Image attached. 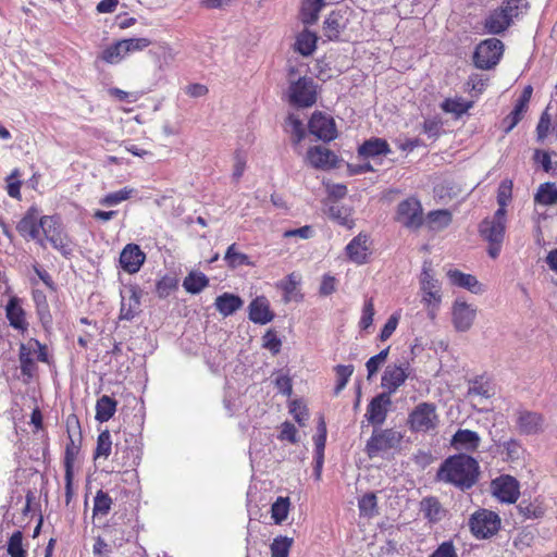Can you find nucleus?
Listing matches in <instances>:
<instances>
[{"label":"nucleus","mask_w":557,"mask_h":557,"mask_svg":"<svg viewBox=\"0 0 557 557\" xmlns=\"http://www.w3.org/2000/svg\"><path fill=\"white\" fill-rule=\"evenodd\" d=\"M512 196V182L509 180L503 181L497 190V203L500 207H507Z\"/></svg>","instance_id":"obj_61"},{"label":"nucleus","mask_w":557,"mask_h":557,"mask_svg":"<svg viewBox=\"0 0 557 557\" xmlns=\"http://www.w3.org/2000/svg\"><path fill=\"white\" fill-rule=\"evenodd\" d=\"M20 363L22 373L29 380L34 379L37 370L35 359L30 352L22 350V345L20 346Z\"/></svg>","instance_id":"obj_55"},{"label":"nucleus","mask_w":557,"mask_h":557,"mask_svg":"<svg viewBox=\"0 0 557 557\" xmlns=\"http://www.w3.org/2000/svg\"><path fill=\"white\" fill-rule=\"evenodd\" d=\"M132 193H133L132 189L124 187L120 190H116V191L106 195L100 200V203L103 206H108V207L116 206V205L121 203L122 201L127 200L131 197Z\"/></svg>","instance_id":"obj_59"},{"label":"nucleus","mask_w":557,"mask_h":557,"mask_svg":"<svg viewBox=\"0 0 557 557\" xmlns=\"http://www.w3.org/2000/svg\"><path fill=\"white\" fill-rule=\"evenodd\" d=\"M393 386L394 388L389 393H382L373 397L367 407L364 417L368 422L374 426L382 425L386 420L387 412L392 406L391 393L394 392L398 385Z\"/></svg>","instance_id":"obj_14"},{"label":"nucleus","mask_w":557,"mask_h":557,"mask_svg":"<svg viewBox=\"0 0 557 557\" xmlns=\"http://www.w3.org/2000/svg\"><path fill=\"white\" fill-rule=\"evenodd\" d=\"M8 553L11 557H26V552L23 548V533L15 531L8 542Z\"/></svg>","instance_id":"obj_57"},{"label":"nucleus","mask_w":557,"mask_h":557,"mask_svg":"<svg viewBox=\"0 0 557 557\" xmlns=\"http://www.w3.org/2000/svg\"><path fill=\"white\" fill-rule=\"evenodd\" d=\"M107 532L111 537L113 546L117 548L122 547L125 542L129 541V536H126L124 530L117 528L115 524L109 525L107 528Z\"/></svg>","instance_id":"obj_63"},{"label":"nucleus","mask_w":557,"mask_h":557,"mask_svg":"<svg viewBox=\"0 0 557 557\" xmlns=\"http://www.w3.org/2000/svg\"><path fill=\"white\" fill-rule=\"evenodd\" d=\"M420 511L430 523L440 522L446 515V510L434 496L424 497L420 502Z\"/></svg>","instance_id":"obj_29"},{"label":"nucleus","mask_w":557,"mask_h":557,"mask_svg":"<svg viewBox=\"0 0 557 557\" xmlns=\"http://www.w3.org/2000/svg\"><path fill=\"white\" fill-rule=\"evenodd\" d=\"M468 525L475 539L484 540L494 536L499 531L502 520L495 511L481 508L470 516Z\"/></svg>","instance_id":"obj_3"},{"label":"nucleus","mask_w":557,"mask_h":557,"mask_svg":"<svg viewBox=\"0 0 557 557\" xmlns=\"http://www.w3.org/2000/svg\"><path fill=\"white\" fill-rule=\"evenodd\" d=\"M209 284V278L202 272H190L183 282V287L190 294H199Z\"/></svg>","instance_id":"obj_41"},{"label":"nucleus","mask_w":557,"mask_h":557,"mask_svg":"<svg viewBox=\"0 0 557 557\" xmlns=\"http://www.w3.org/2000/svg\"><path fill=\"white\" fill-rule=\"evenodd\" d=\"M517 509L519 513L525 519H539L542 518L545 513V507L537 499L534 502L522 499L518 504Z\"/></svg>","instance_id":"obj_39"},{"label":"nucleus","mask_w":557,"mask_h":557,"mask_svg":"<svg viewBox=\"0 0 557 557\" xmlns=\"http://www.w3.org/2000/svg\"><path fill=\"white\" fill-rule=\"evenodd\" d=\"M112 503L113 500L110 495L99 490L94 498L92 517H106L111 510Z\"/></svg>","instance_id":"obj_42"},{"label":"nucleus","mask_w":557,"mask_h":557,"mask_svg":"<svg viewBox=\"0 0 557 557\" xmlns=\"http://www.w3.org/2000/svg\"><path fill=\"white\" fill-rule=\"evenodd\" d=\"M430 557H458L453 541H445L430 555Z\"/></svg>","instance_id":"obj_64"},{"label":"nucleus","mask_w":557,"mask_h":557,"mask_svg":"<svg viewBox=\"0 0 557 557\" xmlns=\"http://www.w3.org/2000/svg\"><path fill=\"white\" fill-rule=\"evenodd\" d=\"M479 475V463L471 456L459 454L448 457L438 468L436 479L461 491L471 488Z\"/></svg>","instance_id":"obj_1"},{"label":"nucleus","mask_w":557,"mask_h":557,"mask_svg":"<svg viewBox=\"0 0 557 557\" xmlns=\"http://www.w3.org/2000/svg\"><path fill=\"white\" fill-rule=\"evenodd\" d=\"M411 373L408 358L401 357L386 366L381 383H405L407 379H412Z\"/></svg>","instance_id":"obj_20"},{"label":"nucleus","mask_w":557,"mask_h":557,"mask_svg":"<svg viewBox=\"0 0 557 557\" xmlns=\"http://www.w3.org/2000/svg\"><path fill=\"white\" fill-rule=\"evenodd\" d=\"M389 348H385L381 350L375 356H372L366 363V368L368 371V380H371L373 375L379 371L382 364L386 361L388 356Z\"/></svg>","instance_id":"obj_58"},{"label":"nucleus","mask_w":557,"mask_h":557,"mask_svg":"<svg viewBox=\"0 0 557 557\" xmlns=\"http://www.w3.org/2000/svg\"><path fill=\"white\" fill-rule=\"evenodd\" d=\"M146 260V255L136 244H127L120 253L121 268L129 273H137Z\"/></svg>","instance_id":"obj_21"},{"label":"nucleus","mask_w":557,"mask_h":557,"mask_svg":"<svg viewBox=\"0 0 557 557\" xmlns=\"http://www.w3.org/2000/svg\"><path fill=\"white\" fill-rule=\"evenodd\" d=\"M116 411V401L110 396H101L96 404V420L99 422L109 421Z\"/></svg>","instance_id":"obj_38"},{"label":"nucleus","mask_w":557,"mask_h":557,"mask_svg":"<svg viewBox=\"0 0 557 557\" xmlns=\"http://www.w3.org/2000/svg\"><path fill=\"white\" fill-rule=\"evenodd\" d=\"M318 37L313 32L304 29L296 36L294 49L304 57L311 55L317 49Z\"/></svg>","instance_id":"obj_33"},{"label":"nucleus","mask_w":557,"mask_h":557,"mask_svg":"<svg viewBox=\"0 0 557 557\" xmlns=\"http://www.w3.org/2000/svg\"><path fill=\"white\" fill-rule=\"evenodd\" d=\"M447 276L450 283L455 286L468 289L473 294H479L482 292L481 284L472 274H467L459 270H449L447 272Z\"/></svg>","instance_id":"obj_30"},{"label":"nucleus","mask_w":557,"mask_h":557,"mask_svg":"<svg viewBox=\"0 0 557 557\" xmlns=\"http://www.w3.org/2000/svg\"><path fill=\"white\" fill-rule=\"evenodd\" d=\"M287 407L299 426H305L310 417L307 401L301 397H295L288 400Z\"/></svg>","instance_id":"obj_36"},{"label":"nucleus","mask_w":557,"mask_h":557,"mask_svg":"<svg viewBox=\"0 0 557 557\" xmlns=\"http://www.w3.org/2000/svg\"><path fill=\"white\" fill-rule=\"evenodd\" d=\"M396 221L410 231L419 230L424 222L423 209L419 199L409 197L400 201L396 210Z\"/></svg>","instance_id":"obj_7"},{"label":"nucleus","mask_w":557,"mask_h":557,"mask_svg":"<svg viewBox=\"0 0 557 557\" xmlns=\"http://www.w3.org/2000/svg\"><path fill=\"white\" fill-rule=\"evenodd\" d=\"M290 502L288 497H277L271 506V518L276 524H282L288 516Z\"/></svg>","instance_id":"obj_45"},{"label":"nucleus","mask_w":557,"mask_h":557,"mask_svg":"<svg viewBox=\"0 0 557 557\" xmlns=\"http://www.w3.org/2000/svg\"><path fill=\"white\" fill-rule=\"evenodd\" d=\"M41 233L44 235L41 238H45V244L49 242L50 245L64 257L72 255L73 248L69 236L64 232L58 216L45 215Z\"/></svg>","instance_id":"obj_5"},{"label":"nucleus","mask_w":557,"mask_h":557,"mask_svg":"<svg viewBox=\"0 0 557 557\" xmlns=\"http://www.w3.org/2000/svg\"><path fill=\"white\" fill-rule=\"evenodd\" d=\"M295 69L289 70V79L294 77ZM289 102L299 108H308L317 101V85L311 77L302 76L290 81L288 88Z\"/></svg>","instance_id":"obj_4"},{"label":"nucleus","mask_w":557,"mask_h":557,"mask_svg":"<svg viewBox=\"0 0 557 557\" xmlns=\"http://www.w3.org/2000/svg\"><path fill=\"white\" fill-rule=\"evenodd\" d=\"M309 131L323 141H331L336 138L335 122L331 116L322 112H314L309 120Z\"/></svg>","instance_id":"obj_17"},{"label":"nucleus","mask_w":557,"mask_h":557,"mask_svg":"<svg viewBox=\"0 0 557 557\" xmlns=\"http://www.w3.org/2000/svg\"><path fill=\"white\" fill-rule=\"evenodd\" d=\"M126 58L127 55L121 40L108 46L101 53V59L110 64H119Z\"/></svg>","instance_id":"obj_43"},{"label":"nucleus","mask_w":557,"mask_h":557,"mask_svg":"<svg viewBox=\"0 0 557 557\" xmlns=\"http://www.w3.org/2000/svg\"><path fill=\"white\" fill-rule=\"evenodd\" d=\"M277 440L281 442H288L289 444H297L299 442L298 430L289 421H284L278 426Z\"/></svg>","instance_id":"obj_56"},{"label":"nucleus","mask_w":557,"mask_h":557,"mask_svg":"<svg viewBox=\"0 0 557 557\" xmlns=\"http://www.w3.org/2000/svg\"><path fill=\"white\" fill-rule=\"evenodd\" d=\"M391 152L388 144L382 138H372L366 140L358 149V153L363 158H374L386 156Z\"/></svg>","instance_id":"obj_32"},{"label":"nucleus","mask_w":557,"mask_h":557,"mask_svg":"<svg viewBox=\"0 0 557 557\" xmlns=\"http://www.w3.org/2000/svg\"><path fill=\"white\" fill-rule=\"evenodd\" d=\"M111 450H112L111 434L108 430H106L98 435L97 446H96L94 458L98 459V458L102 457V458L107 459L110 456Z\"/></svg>","instance_id":"obj_52"},{"label":"nucleus","mask_w":557,"mask_h":557,"mask_svg":"<svg viewBox=\"0 0 557 557\" xmlns=\"http://www.w3.org/2000/svg\"><path fill=\"white\" fill-rule=\"evenodd\" d=\"M503 451L506 454V459L510 461H517L523 458L525 449L520 441L516 438H509L500 444Z\"/></svg>","instance_id":"obj_48"},{"label":"nucleus","mask_w":557,"mask_h":557,"mask_svg":"<svg viewBox=\"0 0 557 557\" xmlns=\"http://www.w3.org/2000/svg\"><path fill=\"white\" fill-rule=\"evenodd\" d=\"M471 107V103L463 100L462 98L446 99L442 103V109L445 112L454 113L456 116H460L466 113Z\"/></svg>","instance_id":"obj_53"},{"label":"nucleus","mask_w":557,"mask_h":557,"mask_svg":"<svg viewBox=\"0 0 557 557\" xmlns=\"http://www.w3.org/2000/svg\"><path fill=\"white\" fill-rule=\"evenodd\" d=\"M374 302L372 298H368L364 300L363 308H362V314L359 321V326L362 330L369 329L373 323V317H374Z\"/></svg>","instance_id":"obj_60"},{"label":"nucleus","mask_w":557,"mask_h":557,"mask_svg":"<svg viewBox=\"0 0 557 557\" xmlns=\"http://www.w3.org/2000/svg\"><path fill=\"white\" fill-rule=\"evenodd\" d=\"M246 392L243 393L238 385H227L224 392V406L231 414L238 411L245 404Z\"/></svg>","instance_id":"obj_35"},{"label":"nucleus","mask_w":557,"mask_h":557,"mask_svg":"<svg viewBox=\"0 0 557 557\" xmlns=\"http://www.w3.org/2000/svg\"><path fill=\"white\" fill-rule=\"evenodd\" d=\"M480 236L488 243L487 253L495 259L499 256L506 233V225L488 218L482 220L479 225Z\"/></svg>","instance_id":"obj_10"},{"label":"nucleus","mask_w":557,"mask_h":557,"mask_svg":"<svg viewBox=\"0 0 557 557\" xmlns=\"http://www.w3.org/2000/svg\"><path fill=\"white\" fill-rule=\"evenodd\" d=\"M294 540L288 536H276L270 545L271 557H288Z\"/></svg>","instance_id":"obj_49"},{"label":"nucleus","mask_w":557,"mask_h":557,"mask_svg":"<svg viewBox=\"0 0 557 557\" xmlns=\"http://www.w3.org/2000/svg\"><path fill=\"white\" fill-rule=\"evenodd\" d=\"M347 18L342 11H332L323 23L324 35L330 40H335L346 28Z\"/></svg>","instance_id":"obj_28"},{"label":"nucleus","mask_w":557,"mask_h":557,"mask_svg":"<svg viewBox=\"0 0 557 557\" xmlns=\"http://www.w3.org/2000/svg\"><path fill=\"white\" fill-rule=\"evenodd\" d=\"M403 435L394 429L374 430L366 445V451L370 458L376 457L382 451L398 447Z\"/></svg>","instance_id":"obj_9"},{"label":"nucleus","mask_w":557,"mask_h":557,"mask_svg":"<svg viewBox=\"0 0 557 557\" xmlns=\"http://www.w3.org/2000/svg\"><path fill=\"white\" fill-rule=\"evenodd\" d=\"M306 159L315 169H330L335 165L336 156L327 148L315 146L307 151Z\"/></svg>","instance_id":"obj_23"},{"label":"nucleus","mask_w":557,"mask_h":557,"mask_svg":"<svg viewBox=\"0 0 557 557\" xmlns=\"http://www.w3.org/2000/svg\"><path fill=\"white\" fill-rule=\"evenodd\" d=\"M141 290L134 285L124 287L121 290L120 320L132 321L140 313Z\"/></svg>","instance_id":"obj_15"},{"label":"nucleus","mask_w":557,"mask_h":557,"mask_svg":"<svg viewBox=\"0 0 557 557\" xmlns=\"http://www.w3.org/2000/svg\"><path fill=\"white\" fill-rule=\"evenodd\" d=\"M44 216L37 207L32 206L16 224V231L23 238L34 240L42 248H45V238H41L40 234Z\"/></svg>","instance_id":"obj_6"},{"label":"nucleus","mask_w":557,"mask_h":557,"mask_svg":"<svg viewBox=\"0 0 557 557\" xmlns=\"http://www.w3.org/2000/svg\"><path fill=\"white\" fill-rule=\"evenodd\" d=\"M504 44L497 38H488L480 42L473 54V62L478 69L490 70L500 60Z\"/></svg>","instance_id":"obj_8"},{"label":"nucleus","mask_w":557,"mask_h":557,"mask_svg":"<svg viewBox=\"0 0 557 557\" xmlns=\"http://www.w3.org/2000/svg\"><path fill=\"white\" fill-rule=\"evenodd\" d=\"M224 260L231 268H237L240 265H252L249 257L243 252L236 250V244H232L224 256Z\"/></svg>","instance_id":"obj_50"},{"label":"nucleus","mask_w":557,"mask_h":557,"mask_svg":"<svg viewBox=\"0 0 557 557\" xmlns=\"http://www.w3.org/2000/svg\"><path fill=\"white\" fill-rule=\"evenodd\" d=\"M536 203L542 206H554L557 203V185L555 183H543L539 186L534 196Z\"/></svg>","instance_id":"obj_37"},{"label":"nucleus","mask_w":557,"mask_h":557,"mask_svg":"<svg viewBox=\"0 0 557 557\" xmlns=\"http://www.w3.org/2000/svg\"><path fill=\"white\" fill-rule=\"evenodd\" d=\"M534 541V535L531 531L523 530L518 533V535L513 539L512 545L519 550L523 552L524 549L531 547Z\"/></svg>","instance_id":"obj_62"},{"label":"nucleus","mask_w":557,"mask_h":557,"mask_svg":"<svg viewBox=\"0 0 557 557\" xmlns=\"http://www.w3.org/2000/svg\"><path fill=\"white\" fill-rule=\"evenodd\" d=\"M285 129L290 133L292 140L294 145H299L301 140L305 138V128L302 122L295 116L294 114H289L285 121Z\"/></svg>","instance_id":"obj_46"},{"label":"nucleus","mask_w":557,"mask_h":557,"mask_svg":"<svg viewBox=\"0 0 557 557\" xmlns=\"http://www.w3.org/2000/svg\"><path fill=\"white\" fill-rule=\"evenodd\" d=\"M512 24L504 10L499 7L492 10L483 22V29L486 34L499 35L503 34Z\"/></svg>","instance_id":"obj_22"},{"label":"nucleus","mask_w":557,"mask_h":557,"mask_svg":"<svg viewBox=\"0 0 557 557\" xmlns=\"http://www.w3.org/2000/svg\"><path fill=\"white\" fill-rule=\"evenodd\" d=\"M273 318L274 314L270 310L269 300L265 297H257L249 304V319L253 323L264 325Z\"/></svg>","instance_id":"obj_25"},{"label":"nucleus","mask_w":557,"mask_h":557,"mask_svg":"<svg viewBox=\"0 0 557 557\" xmlns=\"http://www.w3.org/2000/svg\"><path fill=\"white\" fill-rule=\"evenodd\" d=\"M244 301L237 295L231 293H223L222 295L215 298V309L223 315L228 317L236 312L242 306Z\"/></svg>","instance_id":"obj_31"},{"label":"nucleus","mask_w":557,"mask_h":557,"mask_svg":"<svg viewBox=\"0 0 557 557\" xmlns=\"http://www.w3.org/2000/svg\"><path fill=\"white\" fill-rule=\"evenodd\" d=\"M349 261L358 265L364 264L370 255V236L366 233H359L345 248Z\"/></svg>","instance_id":"obj_18"},{"label":"nucleus","mask_w":557,"mask_h":557,"mask_svg":"<svg viewBox=\"0 0 557 557\" xmlns=\"http://www.w3.org/2000/svg\"><path fill=\"white\" fill-rule=\"evenodd\" d=\"M425 221L430 230H443L450 224L451 213L446 209L430 211L426 215Z\"/></svg>","instance_id":"obj_40"},{"label":"nucleus","mask_w":557,"mask_h":557,"mask_svg":"<svg viewBox=\"0 0 557 557\" xmlns=\"http://www.w3.org/2000/svg\"><path fill=\"white\" fill-rule=\"evenodd\" d=\"M21 345L22 350L30 352L35 360L49 363L47 346L42 345L39 341L30 338L27 343Z\"/></svg>","instance_id":"obj_47"},{"label":"nucleus","mask_w":557,"mask_h":557,"mask_svg":"<svg viewBox=\"0 0 557 557\" xmlns=\"http://www.w3.org/2000/svg\"><path fill=\"white\" fill-rule=\"evenodd\" d=\"M5 315L10 325L21 332L27 331L28 323L25 319V311L17 297H11L5 306Z\"/></svg>","instance_id":"obj_24"},{"label":"nucleus","mask_w":557,"mask_h":557,"mask_svg":"<svg viewBox=\"0 0 557 557\" xmlns=\"http://www.w3.org/2000/svg\"><path fill=\"white\" fill-rule=\"evenodd\" d=\"M121 42L127 57L144 51L151 45V40L146 37L121 39Z\"/></svg>","instance_id":"obj_54"},{"label":"nucleus","mask_w":557,"mask_h":557,"mask_svg":"<svg viewBox=\"0 0 557 557\" xmlns=\"http://www.w3.org/2000/svg\"><path fill=\"white\" fill-rule=\"evenodd\" d=\"M324 5V0H302L299 14L301 22L306 25H313L319 20V14Z\"/></svg>","instance_id":"obj_34"},{"label":"nucleus","mask_w":557,"mask_h":557,"mask_svg":"<svg viewBox=\"0 0 557 557\" xmlns=\"http://www.w3.org/2000/svg\"><path fill=\"white\" fill-rule=\"evenodd\" d=\"M141 456L140 443L131 435L115 444L113 462L120 468H126L124 474L128 475L129 480H137L136 467L140 463Z\"/></svg>","instance_id":"obj_2"},{"label":"nucleus","mask_w":557,"mask_h":557,"mask_svg":"<svg viewBox=\"0 0 557 557\" xmlns=\"http://www.w3.org/2000/svg\"><path fill=\"white\" fill-rule=\"evenodd\" d=\"M326 214L330 220L347 228H352L355 221L351 218L352 209L349 206H345L338 201H334L329 205Z\"/></svg>","instance_id":"obj_27"},{"label":"nucleus","mask_w":557,"mask_h":557,"mask_svg":"<svg viewBox=\"0 0 557 557\" xmlns=\"http://www.w3.org/2000/svg\"><path fill=\"white\" fill-rule=\"evenodd\" d=\"M409 425L413 432H429L437 424L435 406L428 403L419 404L409 414Z\"/></svg>","instance_id":"obj_12"},{"label":"nucleus","mask_w":557,"mask_h":557,"mask_svg":"<svg viewBox=\"0 0 557 557\" xmlns=\"http://www.w3.org/2000/svg\"><path fill=\"white\" fill-rule=\"evenodd\" d=\"M481 438L474 431L467 429H459L450 441L455 449L474 451L479 447Z\"/></svg>","instance_id":"obj_26"},{"label":"nucleus","mask_w":557,"mask_h":557,"mask_svg":"<svg viewBox=\"0 0 557 557\" xmlns=\"http://www.w3.org/2000/svg\"><path fill=\"white\" fill-rule=\"evenodd\" d=\"M358 507L360 516L366 518H372L377 515V503L376 496L373 493L363 495L359 502Z\"/></svg>","instance_id":"obj_51"},{"label":"nucleus","mask_w":557,"mask_h":557,"mask_svg":"<svg viewBox=\"0 0 557 557\" xmlns=\"http://www.w3.org/2000/svg\"><path fill=\"white\" fill-rule=\"evenodd\" d=\"M528 0H505L499 7L500 10L505 11L511 22L520 15H523L528 11Z\"/></svg>","instance_id":"obj_44"},{"label":"nucleus","mask_w":557,"mask_h":557,"mask_svg":"<svg viewBox=\"0 0 557 557\" xmlns=\"http://www.w3.org/2000/svg\"><path fill=\"white\" fill-rule=\"evenodd\" d=\"M476 317V308L461 299H456L451 307V322L456 331L467 332Z\"/></svg>","instance_id":"obj_16"},{"label":"nucleus","mask_w":557,"mask_h":557,"mask_svg":"<svg viewBox=\"0 0 557 557\" xmlns=\"http://www.w3.org/2000/svg\"><path fill=\"white\" fill-rule=\"evenodd\" d=\"M494 495L503 503H515L519 497V483L510 475H502L492 482Z\"/></svg>","instance_id":"obj_19"},{"label":"nucleus","mask_w":557,"mask_h":557,"mask_svg":"<svg viewBox=\"0 0 557 557\" xmlns=\"http://www.w3.org/2000/svg\"><path fill=\"white\" fill-rule=\"evenodd\" d=\"M421 290L423 293L422 301L429 308V315L433 319L435 310L441 302V285L440 282L432 274V270L424 264L420 276Z\"/></svg>","instance_id":"obj_11"},{"label":"nucleus","mask_w":557,"mask_h":557,"mask_svg":"<svg viewBox=\"0 0 557 557\" xmlns=\"http://www.w3.org/2000/svg\"><path fill=\"white\" fill-rule=\"evenodd\" d=\"M517 430L522 435H537L544 432L546 420L537 411L520 408L515 413Z\"/></svg>","instance_id":"obj_13"}]
</instances>
